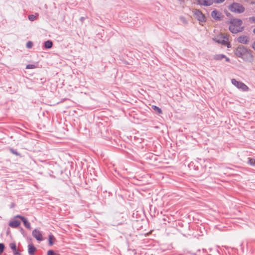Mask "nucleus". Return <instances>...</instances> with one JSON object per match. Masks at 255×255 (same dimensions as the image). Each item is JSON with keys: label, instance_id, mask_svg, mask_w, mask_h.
Listing matches in <instances>:
<instances>
[{"label": "nucleus", "instance_id": "f257e3e1", "mask_svg": "<svg viewBox=\"0 0 255 255\" xmlns=\"http://www.w3.org/2000/svg\"><path fill=\"white\" fill-rule=\"evenodd\" d=\"M243 22L241 19L233 18L230 21L229 29L233 33H237L242 31L243 27H241Z\"/></svg>", "mask_w": 255, "mask_h": 255}, {"label": "nucleus", "instance_id": "f03ea898", "mask_svg": "<svg viewBox=\"0 0 255 255\" xmlns=\"http://www.w3.org/2000/svg\"><path fill=\"white\" fill-rule=\"evenodd\" d=\"M228 8L231 12L237 13H243L245 10L243 5L238 2H233L228 6Z\"/></svg>", "mask_w": 255, "mask_h": 255}, {"label": "nucleus", "instance_id": "7ed1b4c3", "mask_svg": "<svg viewBox=\"0 0 255 255\" xmlns=\"http://www.w3.org/2000/svg\"><path fill=\"white\" fill-rule=\"evenodd\" d=\"M231 82L232 84L237 88L241 89L243 91H248L249 90V87L246 84L242 82L236 80L235 79H232Z\"/></svg>", "mask_w": 255, "mask_h": 255}, {"label": "nucleus", "instance_id": "20e7f679", "mask_svg": "<svg viewBox=\"0 0 255 255\" xmlns=\"http://www.w3.org/2000/svg\"><path fill=\"white\" fill-rule=\"evenodd\" d=\"M248 48L245 47L244 46L240 45L236 48L235 50V55L240 58H242L245 55V53L247 52Z\"/></svg>", "mask_w": 255, "mask_h": 255}, {"label": "nucleus", "instance_id": "39448f33", "mask_svg": "<svg viewBox=\"0 0 255 255\" xmlns=\"http://www.w3.org/2000/svg\"><path fill=\"white\" fill-rule=\"evenodd\" d=\"M194 16L200 22H205L206 17L204 14L199 9H195L193 11Z\"/></svg>", "mask_w": 255, "mask_h": 255}, {"label": "nucleus", "instance_id": "423d86ee", "mask_svg": "<svg viewBox=\"0 0 255 255\" xmlns=\"http://www.w3.org/2000/svg\"><path fill=\"white\" fill-rule=\"evenodd\" d=\"M244 60L250 62H252L254 60V56L252 54V51L250 49H248L247 52L242 58Z\"/></svg>", "mask_w": 255, "mask_h": 255}, {"label": "nucleus", "instance_id": "0eeeda50", "mask_svg": "<svg viewBox=\"0 0 255 255\" xmlns=\"http://www.w3.org/2000/svg\"><path fill=\"white\" fill-rule=\"evenodd\" d=\"M211 16L216 20H221L224 18L223 14L216 9H215L211 12Z\"/></svg>", "mask_w": 255, "mask_h": 255}, {"label": "nucleus", "instance_id": "6e6552de", "mask_svg": "<svg viewBox=\"0 0 255 255\" xmlns=\"http://www.w3.org/2000/svg\"><path fill=\"white\" fill-rule=\"evenodd\" d=\"M197 4L200 6H209L213 4L212 0H195Z\"/></svg>", "mask_w": 255, "mask_h": 255}, {"label": "nucleus", "instance_id": "1a4fd4ad", "mask_svg": "<svg viewBox=\"0 0 255 255\" xmlns=\"http://www.w3.org/2000/svg\"><path fill=\"white\" fill-rule=\"evenodd\" d=\"M32 235L38 241H42L43 240L42 234L37 229H34L32 231Z\"/></svg>", "mask_w": 255, "mask_h": 255}, {"label": "nucleus", "instance_id": "9d476101", "mask_svg": "<svg viewBox=\"0 0 255 255\" xmlns=\"http://www.w3.org/2000/svg\"><path fill=\"white\" fill-rule=\"evenodd\" d=\"M237 40L242 44H248L250 41V38L246 35H242L238 38Z\"/></svg>", "mask_w": 255, "mask_h": 255}, {"label": "nucleus", "instance_id": "9b49d317", "mask_svg": "<svg viewBox=\"0 0 255 255\" xmlns=\"http://www.w3.org/2000/svg\"><path fill=\"white\" fill-rule=\"evenodd\" d=\"M15 218H17L20 219L23 222L24 226L27 229H31V225L30 223L28 221L26 218L24 217L23 216H20V215H16L15 216Z\"/></svg>", "mask_w": 255, "mask_h": 255}, {"label": "nucleus", "instance_id": "f8f14e48", "mask_svg": "<svg viewBox=\"0 0 255 255\" xmlns=\"http://www.w3.org/2000/svg\"><path fill=\"white\" fill-rule=\"evenodd\" d=\"M20 224V222L18 220H13L9 223V226L12 228H17Z\"/></svg>", "mask_w": 255, "mask_h": 255}, {"label": "nucleus", "instance_id": "ddd939ff", "mask_svg": "<svg viewBox=\"0 0 255 255\" xmlns=\"http://www.w3.org/2000/svg\"><path fill=\"white\" fill-rule=\"evenodd\" d=\"M224 58H226V61H230V59L228 57H226V56L224 54H217L214 56V59L216 60H221Z\"/></svg>", "mask_w": 255, "mask_h": 255}, {"label": "nucleus", "instance_id": "4468645a", "mask_svg": "<svg viewBox=\"0 0 255 255\" xmlns=\"http://www.w3.org/2000/svg\"><path fill=\"white\" fill-rule=\"evenodd\" d=\"M225 34H220L213 38V40L218 43L221 42L222 39L224 38Z\"/></svg>", "mask_w": 255, "mask_h": 255}, {"label": "nucleus", "instance_id": "2eb2a0df", "mask_svg": "<svg viewBox=\"0 0 255 255\" xmlns=\"http://www.w3.org/2000/svg\"><path fill=\"white\" fill-rule=\"evenodd\" d=\"M28 253L30 255H33L36 251L35 248L32 245H29L28 246Z\"/></svg>", "mask_w": 255, "mask_h": 255}, {"label": "nucleus", "instance_id": "dca6fc26", "mask_svg": "<svg viewBox=\"0 0 255 255\" xmlns=\"http://www.w3.org/2000/svg\"><path fill=\"white\" fill-rule=\"evenodd\" d=\"M53 45L52 42L50 40H47L44 43V46L46 48H50Z\"/></svg>", "mask_w": 255, "mask_h": 255}, {"label": "nucleus", "instance_id": "f3484780", "mask_svg": "<svg viewBox=\"0 0 255 255\" xmlns=\"http://www.w3.org/2000/svg\"><path fill=\"white\" fill-rule=\"evenodd\" d=\"M228 40V38L227 35H225L224 38L222 39L221 42L220 44L222 45H225L227 44V41Z\"/></svg>", "mask_w": 255, "mask_h": 255}, {"label": "nucleus", "instance_id": "a211bd4d", "mask_svg": "<svg viewBox=\"0 0 255 255\" xmlns=\"http://www.w3.org/2000/svg\"><path fill=\"white\" fill-rule=\"evenodd\" d=\"M152 108L154 111L157 112L158 113H159V114L162 113V110L159 107H158L156 106H152Z\"/></svg>", "mask_w": 255, "mask_h": 255}, {"label": "nucleus", "instance_id": "6ab92c4d", "mask_svg": "<svg viewBox=\"0 0 255 255\" xmlns=\"http://www.w3.org/2000/svg\"><path fill=\"white\" fill-rule=\"evenodd\" d=\"M54 239H55V238L52 235H50L49 236V238H48L49 244L50 246H52L53 245V240Z\"/></svg>", "mask_w": 255, "mask_h": 255}, {"label": "nucleus", "instance_id": "aec40b11", "mask_svg": "<svg viewBox=\"0 0 255 255\" xmlns=\"http://www.w3.org/2000/svg\"><path fill=\"white\" fill-rule=\"evenodd\" d=\"M36 65L34 64H28L26 66V69H34L36 68Z\"/></svg>", "mask_w": 255, "mask_h": 255}, {"label": "nucleus", "instance_id": "412c9836", "mask_svg": "<svg viewBox=\"0 0 255 255\" xmlns=\"http://www.w3.org/2000/svg\"><path fill=\"white\" fill-rule=\"evenodd\" d=\"M10 248L11 250H13V251H16V245L14 243H11L10 244Z\"/></svg>", "mask_w": 255, "mask_h": 255}, {"label": "nucleus", "instance_id": "4be33fe9", "mask_svg": "<svg viewBox=\"0 0 255 255\" xmlns=\"http://www.w3.org/2000/svg\"><path fill=\"white\" fill-rule=\"evenodd\" d=\"M36 17L34 15L31 14L28 16V19L30 21H33L35 20L36 19Z\"/></svg>", "mask_w": 255, "mask_h": 255}, {"label": "nucleus", "instance_id": "5701e85b", "mask_svg": "<svg viewBox=\"0 0 255 255\" xmlns=\"http://www.w3.org/2000/svg\"><path fill=\"white\" fill-rule=\"evenodd\" d=\"M180 20L184 24H187L188 23V21L186 20V19L184 17H183V16H180Z\"/></svg>", "mask_w": 255, "mask_h": 255}, {"label": "nucleus", "instance_id": "b1692460", "mask_svg": "<svg viewBox=\"0 0 255 255\" xmlns=\"http://www.w3.org/2000/svg\"><path fill=\"white\" fill-rule=\"evenodd\" d=\"M26 47L27 48H31L33 46V43L31 41H29L26 43Z\"/></svg>", "mask_w": 255, "mask_h": 255}, {"label": "nucleus", "instance_id": "393cba45", "mask_svg": "<svg viewBox=\"0 0 255 255\" xmlns=\"http://www.w3.org/2000/svg\"><path fill=\"white\" fill-rule=\"evenodd\" d=\"M249 21L251 23H255V16H252L249 18Z\"/></svg>", "mask_w": 255, "mask_h": 255}, {"label": "nucleus", "instance_id": "a878e982", "mask_svg": "<svg viewBox=\"0 0 255 255\" xmlns=\"http://www.w3.org/2000/svg\"><path fill=\"white\" fill-rule=\"evenodd\" d=\"M4 249V244L2 243H0V254L3 252Z\"/></svg>", "mask_w": 255, "mask_h": 255}, {"label": "nucleus", "instance_id": "bb28decb", "mask_svg": "<svg viewBox=\"0 0 255 255\" xmlns=\"http://www.w3.org/2000/svg\"><path fill=\"white\" fill-rule=\"evenodd\" d=\"M213 0V3L214 2L216 3H221L223 2L225 0Z\"/></svg>", "mask_w": 255, "mask_h": 255}, {"label": "nucleus", "instance_id": "cd10ccee", "mask_svg": "<svg viewBox=\"0 0 255 255\" xmlns=\"http://www.w3.org/2000/svg\"><path fill=\"white\" fill-rule=\"evenodd\" d=\"M249 163L252 165H255V160L253 159H250Z\"/></svg>", "mask_w": 255, "mask_h": 255}, {"label": "nucleus", "instance_id": "c85d7f7f", "mask_svg": "<svg viewBox=\"0 0 255 255\" xmlns=\"http://www.w3.org/2000/svg\"><path fill=\"white\" fill-rule=\"evenodd\" d=\"M47 255H56L54 251L52 250H49L47 252Z\"/></svg>", "mask_w": 255, "mask_h": 255}, {"label": "nucleus", "instance_id": "c756f323", "mask_svg": "<svg viewBox=\"0 0 255 255\" xmlns=\"http://www.w3.org/2000/svg\"><path fill=\"white\" fill-rule=\"evenodd\" d=\"M10 151L12 153H13V154H15V155H18V153L17 152L15 151L14 149H10Z\"/></svg>", "mask_w": 255, "mask_h": 255}, {"label": "nucleus", "instance_id": "7c9ffc66", "mask_svg": "<svg viewBox=\"0 0 255 255\" xmlns=\"http://www.w3.org/2000/svg\"><path fill=\"white\" fill-rule=\"evenodd\" d=\"M252 47L255 51V41L252 44Z\"/></svg>", "mask_w": 255, "mask_h": 255}, {"label": "nucleus", "instance_id": "2f4dec72", "mask_svg": "<svg viewBox=\"0 0 255 255\" xmlns=\"http://www.w3.org/2000/svg\"><path fill=\"white\" fill-rule=\"evenodd\" d=\"M13 253L14 255H17L19 254V253L16 250V251H13Z\"/></svg>", "mask_w": 255, "mask_h": 255}, {"label": "nucleus", "instance_id": "473e14b6", "mask_svg": "<svg viewBox=\"0 0 255 255\" xmlns=\"http://www.w3.org/2000/svg\"><path fill=\"white\" fill-rule=\"evenodd\" d=\"M85 19V17H81L80 19V20L81 21V22H83V20H84Z\"/></svg>", "mask_w": 255, "mask_h": 255}, {"label": "nucleus", "instance_id": "72a5a7b5", "mask_svg": "<svg viewBox=\"0 0 255 255\" xmlns=\"http://www.w3.org/2000/svg\"><path fill=\"white\" fill-rule=\"evenodd\" d=\"M226 45H227V47H228V48H229V47H231L230 44L229 43H227V44Z\"/></svg>", "mask_w": 255, "mask_h": 255}, {"label": "nucleus", "instance_id": "f704fd0d", "mask_svg": "<svg viewBox=\"0 0 255 255\" xmlns=\"http://www.w3.org/2000/svg\"><path fill=\"white\" fill-rule=\"evenodd\" d=\"M253 32H254V33L255 34V28L254 29V30H253Z\"/></svg>", "mask_w": 255, "mask_h": 255}]
</instances>
